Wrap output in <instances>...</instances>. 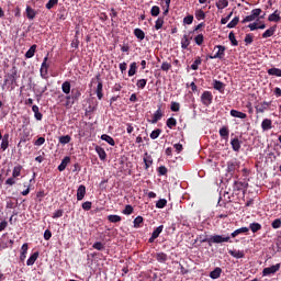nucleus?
<instances>
[{
  "label": "nucleus",
  "instance_id": "63",
  "mask_svg": "<svg viewBox=\"0 0 281 281\" xmlns=\"http://www.w3.org/2000/svg\"><path fill=\"white\" fill-rule=\"evenodd\" d=\"M54 5H58V0H48V2L46 3V10H52Z\"/></svg>",
  "mask_w": 281,
  "mask_h": 281
},
{
  "label": "nucleus",
  "instance_id": "15",
  "mask_svg": "<svg viewBox=\"0 0 281 281\" xmlns=\"http://www.w3.org/2000/svg\"><path fill=\"white\" fill-rule=\"evenodd\" d=\"M30 249V246L27 243L23 244L21 247V252H20V260L21 262L25 261V258H27V250Z\"/></svg>",
  "mask_w": 281,
  "mask_h": 281
},
{
  "label": "nucleus",
  "instance_id": "53",
  "mask_svg": "<svg viewBox=\"0 0 281 281\" xmlns=\"http://www.w3.org/2000/svg\"><path fill=\"white\" fill-rule=\"evenodd\" d=\"M9 135H4L1 142V148L2 150H5L8 148V146H10V143L8 140Z\"/></svg>",
  "mask_w": 281,
  "mask_h": 281
},
{
  "label": "nucleus",
  "instance_id": "18",
  "mask_svg": "<svg viewBox=\"0 0 281 281\" xmlns=\"http://www.w3.org/2000/svg\"><path fill=\"white\" fill-rule=\"evenodd\" d=\"M245 189V182L235 180L233 184V192H240Z\"/></svg>",
  "mask_w": 281,
  "mask_h": 281
},
{
  "label": "nucleus",
  "instance_id": "54",
  "mask_svg": "<svg viewBox=\"0 0 281 281\" xmlns=\"http://www.w3.org/2000/svg\"><path fill=\"white\" fill-rule=\"evenodd\" d=\"M161 71H170L172 69V64L164 61L160 66Z\"/></svg>",
  "mask_w": 281,
  "mask_h": 281
},
{
  "label": "nucleus",
  "instance_id": "38",
  "mask_svg": "<svg viewBox=\"0 0 281 281\" xmlns=\"http://www.w3.org/2000/svg\"><path fill=\"white\" fill-rule=\"evenodd\" d=\"M249 229L252 232V234H256V232H260V229H262V225H260V223L254 222L249 225Z\"/></svg>",
  "mask_w": 281,
  "mask_h": 281
},
{
  "label": "nucleus",
  "instance_id": "40",
  "mask_svg": "<svg viewBox=\"0 0 281 281\" xmlns=\"http://www.w3.org/2000/svg\"><path fill=\"white\" fill-rule=\"evenodd\" d=\"M135 74H137V63L133 61L131 65H130V69H128V76L130 78L135 76Z\"/></svg>",
  "mask_w": 281,
  "mask_h": 281
},
{
  "label": "nucleus",
  "instance_id": "28",
  "mask_svg": "<svg viewBox=\"0 0 281 281\" xmlns=\"http://www.w3.org/2000/svg\"><path fill=\"white\" fill-rule=\"evenodd\" d=\"M220 137H222V139H229V128L227 126L220 128Z\"/></svg>",
  "mask_w": 281,
  "mask_h": 281
},
{
  "label": "nucleus",
  "instance_id": "46",
  "mask_svg": "<svg viewBox=\"0 0 281 281\" xmlns=\"http://www.w3.org/2000/svg\"><path fill=\"white\" fill-rule=\"evenodd\" d=\"M181 109V104L179 102H176V101H172L171 102V106H170V110L173 112V113H179Z\"/></svg>",
  "mask_w": 281,
  "mask_h": 281
},
{
  "label": "nucleus",
  "instance_id": "3",
  "mask_svg": "<svg viewBox=\"0 0 281 281\" xmlns=\"http://www.w3.org/2000/svg\"><path fill=\"white\" fill-rule=\"evenodd\" d=\"M221 243H229V236L212 235L211 237H209L210 247H212V245H220Z\"/></svg>",
  "mask_w": 281,
  "mask_h": 281
},
{
  "label": "nucleus",
  "instance_id": "36",
  "mask_svg": "<svg viewBox=\"0 0 281 281\" xmlns=\"http://www.w3.org/2000/svg\"><path fill=\"white\" fill-rule=\"evenodd\" d=\"M268 76H276V78H281V69L280 68H270V69H268Z\"/></svg>",
  "mask_w": 281,
  "mask_h": 281
},
{
  "label": "nucleus",
  "instance_id": "60",
  "mask_svg": "<svg viewBox=\"0 0 281 281\" xmlns=\"http://www.w3.org/2000/svg\"><path fill=\"white\" fill-rule=\"evenodd\" d=\"M69 142H71V136L69 135H65V136H60L59 137V144H69Z\"/></svg>",
  "mask_w": 281,
  "mask_h": 281
},
{
  "label": "nucleus",
  "instance_id": "35",
  "mask_svg": "<svg viewBox=\"0 0 281 281\" xmlns=\"http://www.w3.org/2000/svg\"><path fill=\"white\" fill-rule=\"evenodd\" d=\"M26 16L30 19V21H33V19L36 18V11H34V9H32L30 5L26 7Z\"/></svg>",
  "mask_w": 281,
  "mask_h": 281
},
{
  "label": "nucleus",
  "instance_id": "62",
  "mask_svg": "<svg viewBox=\"0 0 281 281\" xmlns=\"http://www.w3.org/2000/svg\"><path fill=\"white\" fill-rule=\"evenodd\" d=\"M93 249H97V251H103L104 249V244H102L101 241H95L92 245Z\"/></svg>",
  "mask_w": 281,
  "mask_h": 281
},
{
  "label": "nucleus",
  "instance_id": "47",
  "mask_svg": "<svg viewBox=\"0 0 281 281\" xmlns=\"http://www.w3.org/2000/svg\"><path fill=\"white\" fill-rule=\"evenodd\" d=\"M228 41H231V43H232V45H233L234 47H237V45H238V40H236V35L234 34V32H231V33L228 34Z\"/></svg>",
  "mask_w": 281,
  "mask_h": 281
},
{
  "label": "nucleus",
  "instance_id": "30",
  "mask_svg": "<svg viewBox=\"0 0 281 281\" xmlns=\"http://www.w3.org/2000/svg\"><path fill=\"white\" fill-rule=\"evenodd\" d=\"M36 260H38V251H35L33 255L29 257V259L26 260L27 267H32L34 262H36Z\"/></svg>",
  "mask_w": 281,
  "mask_h": 281
},
{
  "label": "nucleus",
  "instance_id": "33",
  "mask_svg": "<svg viewBox=\"0 0 281 281\" xmlns=\"http://www.w3.org/2000/svg\"><path fill=\"white\" fill-rule=\"evenodd\" d=\"M31 131L30 128L23 126V133L21 136V142H29L30 140Z\"/></svg>",
  "mask_w": 281,
  "mask_h": 281
},
{
  "label": "nucleus",
  "instance_id": "31",
  "mask_svg": "<svg viewBox=\"0 0 281 281\" xmlns=\"http://www.w3.org/2000/svg\"><path fill=\"white\" fill-rule=\"evenodd\" d=\"M231 146L235 153H238L240 150V140L238 138H233L231 140Z\"/></svg>",
  "mask_w": 281,
  "mask_h": 281
},
{
  "label": "nucleus",
  "instance_id": "51",
  "mask_svg": "<svg viewBox=\"0 0 281 281\" xmlns=\"http://www.w3.org/2000/svg\"><path fill=\"white\" fill-rule=\"evenodd\" d=\"M240 21V18L235 16L228 24L227 27L229 30H233V27H236V25H238V22Z\"/></svg>",
  "mask_w": 281,
  "mask_h": 281
},
{
  "label": "nucleus",
  "instance_id": "49",
  "mask_svg": "<svg viewBox=\"0 0 281 281\" xmlns=\"http://www.w3.org/2000/svg\"><path fill=\"white\" fill-rule=\"evenodd\" d=\"M108 221L110 223H120L122 221V216H120V215H109Z\"/></svg>",
  "mask_w": 281,
  "mask_h": 281
},
{
  "label": "nucleus",
  "instance_id": "37",
  "mask_svg": "<svg viewBox=\"0 0 281 281\" xmlns=\"http://www.w3.org/2000/svg\"><path fill=\"white\" fill-rule=\"evenodd\" d=\"M217 10H225V8H227V5H229V1L227 0H218L216 3H215Z\"/></svg>",
  "mask_w": 281,
  "mask_h": 281
},
{
  "label": "nucleus",
  "instance_id": "52",
  "mask_svg": "<svg viewBox=\"0 0 281 281\" xmlns=\"http://www.w3.org/2000/svg\"><path fill=\"white\" fill-rule=\"evenodd\" d=\"M168 128H175L177 126V119L175 117H169L166 122Z\"/></svg>",
  "mask_w": 281,
  "mask_h": 281
},
{
  "label": "nucleus",
  "instance_id": "29",
  "mask_svg": "<svg viewBox=\"0 0 281 281\" xmlns=\"http://www.w3.org/2000/svg\"><path fill=\"white\" fill-rule=\"evenodd\" d=\"M134 36L138 41H144L146 38V33H144V31L142 29H135L134 30Z\"/></svg>",
  "mask_w": 281,
  "mask_h": 281
},
{
  "label": "nucleus",
  "instance_id": "9",
  "mask_svg": "<svg viewBox=\"0 0 281 281\" xmlns=\"http://www.w3.org/2000/svg\"><path fill=\"white\" fill-rule=\"evenodd\" d=\"M98 85H97V98L98 100H102L104 98V93H102L103 85L102 80L100 79V75L97 76Z\"/></svg>",
  "mask_w": 281,
  "mask_h": 281
},
{
  "label": "nucleus",
  "instance_id": "42",
  "mask_svg": "<svg viewBox=\"0 0 281 281\" xmlns=\"http://www.w3.org/2000/svg\"><path fill=\"white\" fill-rule=\"evenodd\" d=\"M195 19L196 21H204L205 12L203 11V9L195 10Z\"/></svg>",
  "mask_w": 281,
  "mask_h": 281
},
{
  "label": "nucleus",
  "instance_id": "4",
  "mask_svg": "<svg viewBox=\"0 0 281 281\" xmlns=\"http://www.w3.org/2000/svg\"><path fill=\"white\" fill-rule=\"evenodd\" d=\"M260 14H262V9H252L250 14L245 16L241 20V23L245 25V23H251V21H256V19H258V16H260Z\"/></svg>",
  "mask_w": 281,
  "mask_h": 281
},
{
  "label": "nucleus",
  "instance_id": "44",
  "mask_svg": "<svg viewBox=\"0 0 281 281\" xmlns=\"http://www.w3.org/2000/svg\"><path fill=\"white\" fill-rule=\"evenodd\" d=\"M168 205V200L167 199H160L156 202V207L158 210H164V207Z\"/></svg>",
  "mask_w": 281,
  "mask_h": 281
},
{
  "label": "nucleus",
  "instance_id": "22",
  "mask_svg": "<svg viewBox=\"0 0 281 281\" xmlns=\"http://www.w3.org/2000/svg\"><path fill=\"white\" fill-rule=\"evenodd\" d=\"M223 273V269L215 268L213 271L210 272L211 280H218L221 278V274Z\"/></svg>",
  "mask_w": 281,
  "mask_h": 281
},
{
  "label": "nucleus",
  "instance_id": "1",
  "mask_svg": "<svg viewBox=\"0 0 281 281\" xmlns=\"http://www.w3.org/2000/svg\"><path fill=\"white\" fill-rule=\"evenodd\" d=\"M82 92L79 89H72L71 94L66 95V109H71L80 100Z\"/></svg>",
  "mask_w": 281,
  "mask_h": 281
},
{
  "label": "nucleus",
  "instance_id": "10",
  "mask_svg": "<svg viewBox=\"0 0 281 281\" xmlns=\"http://www.w3.org/2000/svg\"><path fill=\"white\" fill-rule=\"evenodd\" d=\"M8 82H11V85H14V82H16V71L12 72L11 75H9V78H5L2 85V91H5V86L8 85Z\"/></svg>",
  "mask_w": 281,
  "mask_h": 281
},
{
  "label": "nucleus",
  "instance_id": "45",
  "mask_svg": "<svg viewBox=\"0 0 281 281\" xmlns=\"http://www.w3.org/2000/svg\"><path fill=\"white\" fill-rule=\"evenodd\" d=\"M156 260L159 262H166L168 260V255H166V252H158L156 255Z\"/></svg>",
  "mask_w": 281,
  "mask_h": 281
},
{
  "label": "nucleus",
  "instance_id": "11",
  "mask_svg": "<svg viewBox=\"0 0 281 281\" xmlns=\"http://www.w3.org/2000/svg\"><path fill=\"white\" fill-rule=\"evenodd\" d=\"M86 194H87V187H85L83 184H80L77 189V201H82Z\"/></svg>",
  "mask_w": 281,
  "mask_h": 281
},
{
  "label": "nucleus",
  "instance_id": "16",
  "mask_svg": "<svg viewBox=\"0 0 281 281\" xmlns=\"http://www.w3.org/2000/svg\"><path fill=\"white\" fill-rule=\"evenodd\" d=\"M70 161H71V158L69 156L64 157L60 165L57 167V170H59V172H64L67 166H69Z\"/></svg>",
  "mask_w": 281,
  "mask_h": 281
},
{
  "label": "nucleus",
  "instance_id": "61",
  "mask_svg": "<svg viewBox=\"0 0 281 281\" xmlns=\"http://www.w3.org/2000/svg\"><path fill=\"white\" fill-rule=\"evenodd\" d=\"M195 44L201 46L203 45V41H205V37L203 36V34H199L194 37Z\"/></svg>",
  "mask_w": 281,
  "mask_h": 281
},
{
  "label": "nucleus",
  "instance_id": "39",
  "mask_svg": "<svg viewBox=\"0 0 281 281\" xmlns=\"http://www.w3.org/2000/svg\"><path fill=\"white\" fill-rule=\"evenodd\" d=\"M21 170H23V166H21V165H18L13 168V171H12L13 179L21 177Z\"/></svg>",
  "mask_w": 281,
  "mask_h": 281
},
{
  "label": "nucleus",
  "instance_id": "23",
  "mask_svg": "<svg viewBox=\"0 0 281 281\" xmlns=\"http://www.w3.org/2000/svg\"><path fill=\"white\" fill-rule=\"evenodd\" d=\"M278 29L277 25L271 26L270 29L266 30L262 34V38H271L276 34V30Z\"/></svg>",
  "mask_w": 281,
  "mask_h": 281
},
{
  "label": "nucleus",
  "instance_id": "34",
  "mask_svg": "<svg viewBox=\"0 0 281 281\" xmlns=\"http://www.w3.org/2000/svg\"><path fill=\"white\" fill-rule=\"evenodd\" d=\"M36 44H33L25 53V58H34V55L36 54Z\"/></svg>",
  "mask_w": 281,
  "mask_h": 281
},
{
  "label": "nucleus",
  "instance_id": "55",
  "mask_svg": "<svg viewBox=\"0 0 281 281\" xmlns=\"http://www.w3.org/2000/svg\"><path fill=\"white\" fill-rule=\"evenodd\" d=\"M134 227L135 229L139 228V225L144 223V217L142 216H137L136 218H134Z\"/></svg>",
  "mask_w": 281,
  "mask_h": 281
},
{
  "label": "nucleus",
  "instance_id": "6",
  "mask_svg": "<svg viewBox=\"0 0 281 281\" xmlns=\"http://www.w3.org/2000/svg\"><path fill=\"white\" fill-rule=\"evenodd\" d=\"M280 267H281V263H277L271 267L263 268V270H262L263 278H267L269 276H273L274 273H278V271H280Z\"/></svg>",
  "mask_w": 281,
  "mask_h": 281
},
{
  "label": "nucleus",
  "instance_id": "12",
  "mask_svg": "<svg viewBox=\"0 0 281 281\" xmlns=\"http://www.w3.org/2000/svg\"><path fill=\"white\" fill-rule=\"evenodd\" d=\"M161 232H164V225H160L154 229L151 237L149 238V243H153L155 239L159 238Z\"/></svg>",
  "mask_w": 281,
  "mask_h": 281
},
{
  "label": "nucleus",
  "instance_id": "50",
  "mask_svg": "<svg viewBox=\"0 0 281 281\" xmlns=\"http://www.w3.org/2000/svg\"><path fill=\"white\" fill-rule=\"evenodd\" d=\"M148 83V80L146 79H138L136 82L137 89H146V85Z\"/></svg>",
  "mask_w": 281,
  "mask_h": 281
},
{
  "label": "nucleus",
  "instance_id": "20",
  "mask_svg": "<svg viewBox=\"0 0 281 281\" xmlns=\"http://www.w3.org/2000/svg\"><path fill=\"white\" fill-rule=\"evenodd\" d=\"M272 124H273V122L271 121V119H265L261 122L262 131H271V128H273Z\"/></svg>",
  "mask_w": 281,
  "mask_h": 281
},
{
  "label": "nucleus",
  "instance_id": "64",
  "mask_svg": "<svg viewBox=\"0 0 281 281\" xmlns=\"http://www.w3.org/2000/svg\"><path fill=\"white\" fill-rule=\"evenodd\" d=\"M64 214H65V211L63 209H59V210L54 212L52 217L53 218H60V217H63Z\"/></svg>",
  "mask_w": 281,
  "mask_h": 281
},
{
  "label": "nucleus",
  "instance_id": "25",
  "mask_svg": "<svg viewBox=\"0 0 281 281\" xmlns=\"http://www.w3.org/2000/svg\"><path fill=\"white\" fill-rule=\"evenodd\" d=\"M61 91L66 95H69L71 93V82L64 81L63 85H61Z\"/></svg>",
  "mask_w": 281,
  "mask_h": 281
},
{
  "label": "nucleus",
  "instance_id": "32",
  "mask_svg": "<svg viewBox=\"0 0 281 281\" xmlns=\"http://www.w3.org/2000/svg\"><path fill=\"white\" fill-rule=\"evenodd\" d=\"M102 142H106L110 146H115V139L113 137L109 136V134H102L101 135Z\"/></svg>",
  "mask_w": 281,
  "mask_h": 281
},
{
  "label": "nucleus",
  "instance_id": "13",
  "mask_svg": "<svg viewBox=\"0 0 281 281\" xmlns=\"http://www.w3.org/2000/svg\"><path fill=\"white\" fill-rule=\"evenodd\" d=\"M94 150H95L97 155H99V159L101 161H106V151L104 150V148L97 145L94 147Z\"/></svg>",
  "mask_w": 281,
  "mask_h": 281
},
{
  "label": "nucleus",
  "instance_id": "27",
  "mask_svg": "<svg viewBox=\"0 0 281 281\" xmlns=\"http://www.w3.org/2000/svg\"><path fill=\"white\" fill-rule=\"evenodd\" d=\"M213 89H215L216 91H220V93H223V91H225V83L218 80H214Z\"/></svg>",
  "mask_w": 281,
  "mask_h": 281
},
{
  "label": "nucleus",
  "instance_id": "21",
  "mask_svg": "<svg viewBox=\"0 0 281 281\" xmlns=\"http://www.w3.org/2000/svg\"><path fill=\"white\" fill-rule=\"evenodd\" d=\"M143 161L145 164V169L148 170L153 166V156L145 153Z\"/></svg>",
  "mask_w": 281,
  "mask_h": 281
},
{
  "label": "nucleus",
  "instance_id": "57",
  "mask_svg": "<svg viewBox=\"0 0 281 281\" xmlns=\"http://www.w3.org/2000/svg\"><path fill=\"white\" fill-rule=\"evenodd\" d=\"M161 9L158 5H154L150 9V14L151 16H157L158 14H160Z\"/></svg>",
  "mask_w": 281,
  "mask_h": 281
},
{
  "label": "nucleus",
  "instance_id": "26",
  "mask_svg": "<svg viewBox=\"0 0 281 281\" xmlns=\"http://www.w3.org/2000/svg\"><path fill=\"white\" fill-rule=\"evenodd\" d=\"M232 117H238L239 120H246L247 114L245 112H240L238 110H231Z\"/></svg>",
  "mask_w": 281,
  "mask_h": 281
},
{
  "label": "nucleus",
  "instance_id": "8",
  "mask_svg": "<svg viewBox=\"0 0 281 281\" xmlns=\"http://www.w3.org/2000/svg\"><path fill=\"white\" fill-rule=\"evenodd\" d=\"M212 100H214V97L212 95L211 91H204L201 95V102L204 104V106H210L212 104Z\"/></svg>",
  "mask_w": 281,
  "mask_h": 281
},
{
  "label": "nucleus",
  "instance_id": "2",
  "mask_svg": "<svg viewBox=\"0 0 281 281\" xmlns=\"http://www.w3.org/2000/svg\"><path fill=\"white\" fill-rule=\"evenodd\" d=\"M47 60H49V54H47L44 57L43 63H42L41 68H40V76L44 80H47L48 74H49V64H47Z\"/></svg>",
  "mask_w": 281,
  "mask_h": 281
},
{
  "label": "nucleus",
  "instance_id": "7",
  "mask_svg": "<svg viewBox=\"0 0 281 281\" xmlns=\"http://www.w3.org/2000/svg\"><path fill=\"white\" fill-rule=\"evenodd\" d=\"M238 168H240V162H238V160H236V159L229 160L227 162L226 172H228V175H234V172H236V170H238Z\"/></svg>",
  "mask_w": 281,
  "mask_h": 281
},
{
  "label": "nucleus",
  "instance_id": "41",
  "mask_svg": "<svg viewBox=\"0 0 281 281\" xmlns=\"http://www.w3.org/2000/svg\"><path fill=\"white\" fill-rule=\"evenodd\" d=\"M188 47H190V38L188 37V35H183L181 40V48L188 49Z\"/></svg>",
  "mask_w": 281,
  "mask_h": 281
},
{
  "label": "nucleus",
  "instance_id": "56",
  "mask_svg": "<svg viewBox=\"0 0 281 281\" xmlns=\"http://www.w3.org/2000/svg\"><path fill=\"white\" fill-rule=\"evenodd\" d=\"M193 21H194V15H187L183 18L184 25H192Z\"/></svg>",
  "mask_w": 281,
  "mask_h": 281
},
{
  "label": "nucleus",
  "instance_id": "59",
  "mask_svg": "<svg viewBox=\"0 0 281 281\" xmlns=\"http://www.w3.org/2000/svg\"><path fill=\"white\" fill-rule=\"evenodd\" d=\"M159 135H161V130L157 128L150 133L149 137H150V139H157L159 137Z\"/></svg>",
  "mask_w": 281,
  "mask_h": 281
},
{
  "label": "nucleus",
  "instance_id": "5",
  "mask_svg": "<svg viewBox=\"0 0 281 281\" xmlns=\"http://www.w3.org/2000/svg\"><path fill=\"white\" fill-rule=\"evenodd\" d=\"M214 49H217L215 55H209L206 57V60L210 58L211 60H214L216 58H218L220 60H223V58H225V46L223 45H216L214 47Z\"/></svg>",
  "mask_w": 281,
  "mask_h": 281
},
{
  "label": "nucleus",
  "instance_id": "43",
  "mask_svg": "<svg viewBox=\"0 0 281 281\" xmlns=\"http://www.w3.org/2000/svg\"><path fill=\"white\" fill-rule=\"evenodd\" d=\"M201 63H203V60L201 59V57H196L195 60L192 63L191 65V69L193 71L199 70V66L201 65Z\"/></svg>",
  "mask_w": 281,
  "mask_h": 281
},
{
  "label": "nucleus",
  "instance_id": "14",
  "mask_svg": "<svg viewBox=\"0 0 281 281\" xmlns=\"http://www.w3.org/2000/svg\"><path fill=\"white\" fill-rule=\"evenodd\" d=\"M164 117V113L161 112V108L159 106L158 110L154 113L153 119L150 120L151 124H157L159 120Z\"/></svg>",
  "mask_w": 281,
  "mask_h": 281
},
{
  "label": "nucleus",
  "instance_id": "17",
  "mask_svg": "<svg viewBox=\"0 0 281 281\" xmlns=\"http://www.w3.org/2000/svg\"><path fill=\"white\" fill-rule=\"evenodd\" d=\"M270 23H279L281 21L280 11L276 10L272 14L268 16Z\"/></svg>",
  "mask_w": 281,
  "mask_h": 281
},
{
  "label": "nucleus",
  "instance_id": "19",
  "mask_svg": "<svg viewBox=\"0 0 281 281\" xmlns=\"http://www.w3.org/2000/svg\"><path fill=\"white\" fill-rule=\"evenodd\" d=\"M229 256H232L233 258H245V251L244 250H237V249H233V250H228Z\"/></svg>",
  "mask_w": 281,
  "mask_h": 281
},
{
  "label": "nucleus",
  "instance_id": "58",
  "mask_svg": "<svg viewBox=\"0 0 281 281\" xmlns=\"http://www.w3.org/2000/svg\"><path fill=\"white\" fill-rule=\"evenodd\" d=\"M155 30H161L164 27V18H158L155 22Z\"/></svg>",
  "mask_w": 281,
  "mask_h": 281
},
{
  "label": "nucleus",
  "instance_id": "24",
  "mask_svg": "<svg viewBox=\"0 0 281 281\" xmlns=\"http://www.w3.org/2000/svg\"><path fill=\"white\" fill-rule=\"evenodd\" d=\"M271 103L263 101L261 104L257 105L256 109V113H265V111H267V109H269V105Z\"/></svg>",
  "mask_w": 281,
  "mask_h": 281
},
{
  "label": "nucleus",
  "instance_id": "48",
  "mask_svg": "<svg viewBox=\"0 0 281 281\" xmlns=\"http://www.w3.org/2000/svg\"><path fill=\"white\" fill-rule=\"evenodd\" d=\"M133 212H134L133 205L127 204V205H125V209L123 210L122 213H123L125 216H131V214H133Z\"/></svg>",
  "mask_w": 281,
  "mask_h": 281
}]
</instances>
